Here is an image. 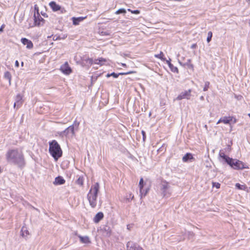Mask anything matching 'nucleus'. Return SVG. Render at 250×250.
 <instances>
[{
    "label": "nucleus",
    "mask_w": 250,
    "mask_h": 250,
    "mask_svg": "<svg viewBox=\"0 0 250 250\" xmlns=\"http://www.w3.org/2000/svg\"><path fill=\"white\" fill-rule=\"evenodd\" d=\"M6 158L8 163L22 167L25 165L23 153L21 150L17 149H10L6 154Z\"/></svg>",
    "instance_id": "nucleus-1"
},
{
    "label": "nucleus",
    "mask_w": 250,
    "mask_h": 250,
    "mask_svg": "<svg viewBox=\"0 0 250 250\" xmlns=\"http://www.w3.org/2000/svg\"><path fill=\"white\" fill-rule=\"evenodd\" d=\"M219 156L220 158L234 169L240 170L248 168L243 162L232 159L225 155L223 150L220 151Z\"/></svg>",
    "instance_id": "nucleus-2"
},
{
    "label": "nucleus",
    "mask_w": 250,
    "mask_h": 250,
    "mask_svg": "<svg viewBox=\"0 0 250 250\" xmlns=\"http://www.w3.org/2000/svg\"><path fill=\"white\" fill-rule=\"evenodd\" d=\"M99 184L97 182L91 186L87 195L89 205L92 208H95L97 206L98 193L99 191Z\"/></svg>",
    "instance_id": "nucleus-3"
},
{
    "label": "nucleus",
    "mask_w": 250,
    "mask_h": 250,
    "mask_svg": "<svg viewBox=\"0 0 250 250\" xmlns=\"http://www.w3.org/2000/svg\"><path fill=\"white\" fill-rule=\"evenodd\" d=\"M49 152L55 161L62 155V151L58 143L55 140L49 142Z\"/></svg>",
    "instance_id": "nucleus-4"
},
{
    "label": "nucleus",
    "mask_w": 250,
    "mask_h": 250,
    "mask_svg": "<svg viewBox=\"0 0 250 250\" xmlns=\"http://www.w3.org/2000/svg\"><path fill=\"white\" fill-rule=\"evenodd\" d=\"M158 188L163 197H168L171 195L169 183L165 180H161Z\"/></svg>",
    "instance_id": "nucleus-5"
},
{
    "label": "nucleus",
    "mask_w": 250,
    "mask_h": 250,
    "mask_svg": "<svg viewBox=\"0 0 250 250\" xmlns=\"http://www.w3.org/2000/svg\"><path fill=\"white\" fill-rule=\"evenodd\" d=\"M80 122L75 120L72 125L69 126L62 132V134L67 136L73 137L75 135V130H78Z\"/></svg>",
    "instance_id": "nucleus-6"
},
{
    "label": "nucleus",
    "mask_w": 250,
    "mask_h": 250,
    "mask_svg": "<svg viewBox=\"0 0 250 250\" xmlns=\"http://www.w3.org/2000/svg\"><path fill=\"white\" fill-rule=\"evenodd\" d=\"M49 5L54 12L59 11L60 13L61 14H63L66 12V11L64 8L62 7L60 5L57 4L55 1H51L49 3Z\"/></svg>",
    "instance_id": "nucleus-7"
},
{
    "label": "nucleus",
    "mask_w": 250,
    "mask_h": 250,
    "mask_svg": "<svg viewBox=\"0 0 250 250\" xmlns=\"http://www.w3.org/2000/svg\"><path fill=\"white\" fill-rule=\"evenodd\" d=\"M34 26H42L45 23V20L41 17L40 14L37 15L36 13L34 15Z\"/></svg>",
    "instance_id": "nucleus-8"
},
{
    "label": "nucleus",
    "mask_w": 250,
    "mask_h": 250,
    "mask_svg": "<svg viewBox=\"0 0 250 250\" xmlns=\"http://www.w3.org/2000/svg\"><path fill=\"white\" fill-rule=\"evenodd\" d=\"M191 89L185 90L182 92L176 98L177 100H181L182 99L189 100L191 97Z\"/></svg>",
    "instance_id": "nucleus-9"
},
{
    "label": "nucleus",
    "mask_w": 250,
    "mask_h": 250,
    "mask_svg": "<svg viewBox=\"0 0 250 250\" xmlns=\"http://www.w3.org/2000/svg\"><path fill=\"white\" fill-rule=\"evenodd\" d=\"M88 61L91 64H96L101 66L104 65L106 62V60L103 58H99L95 60L89 59Z\"/></svg>",
    "instance_id": "nucleus-10"
},
{
    "label": "nucleus",
    "mask_w": 250,
    "mask_h": 250,
    "mask_svg": "<svg viewBox=\"0 0 250 250\" xmlns=\"http://www.w3.org/2000/svg\"><path fill=\"white\" fill-rule=\"evenodd\" d=\"M61 70L64 73L67 75L70 74L72 72L71 69L68 65L67 62H65L63 65L61 66Z\"/></svg>",
    "instance_id": "nucleus-11"
},
{
    "label": "nucleus",
    "mask_w": 250,
    "mask_h": 250,
    "mask_svg": "<svg viewBox=\"0 0 250 250\" xmlns=\"http://www.w3.org/2000/svg\"><path fill=\"white\" fill-rule=\"evenodd\" d=\"M22 104V97L19 94L17 95L15 98V102L14 104V107L15 108H19Z\"/></svg>",
    "instance_id": "nucleus-12"
},
{
    "label": "nucleus",
    "mask_w": 250,
    "mask_h": 250,
    "mask_svg": "<svg viewBox=\"0 0 250 250\" xmlns=\"http://www.w3.org/2000/svg\"><path fill=\"white\" fill-rule=\"evenodd\" d=\"M21 42L24 45H26V48L28 49H31L33 47L32 42L26 38H21Z\"/></svg>",
    "instance_id": "nucleus-13"
},
{
    "label": "nucleus",
    "mask_w": 250,
    "mask_h": 250,
    "mask_svg": "<svg viewBox=\"0 0 250 250\" xmlns=\"http://www.w3.org/2000/svg\"><path fill=\"white\" fill-rule=\"evenodd\" d=\"M232 120V118L231 117H224L223 118H220L217 123V124H219L221 123H223L225 124H228Z\"/></svg>",
    "instance_id": "nucleus-14"
},
{
    "label": "nucleus",
    "mask_w": 250,
    "mask_h": 250,
    "mask_svg": "<svg viewBox=\"0 0 250 250\" xmlns=\"http://www.w3.org/2000/svg\"><path fill=\"white\" fill-rule=\"evenodd\" d=\"M86 17H72L71 20L73 22V24L74 25H79V23L83 21Z\"/></svg>",
    "instance_id": "nucleus-15"
},
{
    "label": "nucleus",
    "mask_w": 250,
    "mask_h": 250,
    "mask_svg": "<svg viewBox=\"0 0 250 250\" xmlns=\"http://www.w3.org/2000/svg\"><path fill=\"white\" fill-rule=\"evenodd\" d=\"M104 218V214L102 212L97 213L93 218V221L95 223H99Z\"/></svg>",
    "instance_id": "nucleus-16"
},
{
    "label": "nucleus",
    "mask_w": 250,
    "mask_h": 250,
    "mask_svg": "<svg viewBox=\"0 0 250 250\" xmlns=\"http://www.w3.org/2000/svg\"><path fill=\"white\" fill-rule=\"evenodd\" d=\"M127 250H144L141 247L136 246L131 242H128L127 244Z\"/></svg>",
    "instance_id": "nucleus-17"
},
{
    "label": "nucleus",
    "mask_w": 250,
    "mask_h": 250,
    "mask_svg": "<svg viewBox=\"0 0 250 250\" xmlns=\"http://www.w3.org/2000/svg\"><path fill=\"white\" fill-rule=\"evenodd\" d=\"M64 179L61 176H58L56 177L53 182L54 185H62L65 183Z\"/></svg>",
    "instance_id": "nucleus-18"
},
{
    "label": "nucleus",
    "mask_w": 250,
    "mask_h": 250,
    "mask_svg": "<svg viewBox=\"0 0 250 250\" xmlns=\"http://www.w3.org/2000/svg\"><path fill=\"white\" fill-rule=\"evenodd\" d=\"M78 237L80 238V241L82 243L84 244H88L90 243V241L89 240V238L88 236H82L81 235H78Z\"/></svg>",
    "instance_id": "nucleus-19"
},
{
    "label": "nucleus",
    "mask_w": 250,
    "mask_h": 250,
    "mask_svg": "<svg viewBox=\"0 0 250 250\" xmlns=\"http://www.w3.org/2000/svg\"><path fill=\"white\" fill-rule=\"evenodd\" d=\"M21 235L22 237L26 238L29 234V231L27 229V228L23 226L21 228Z\"/></svg>",
    "instance_id": "nucleus-20"
},
{
    "label": "nucleus",
    "mask_w": 250,
    "mask_h": 250,
    "mask_svg": "<svg viewBox=\"0 0 250 250\" xmlns=\"http://www.w3.org/2000/svg\"><path fill=\"white\" fill-rule=\"evenodd\" d=\"M193 159L192 155L190 153H187L186 154H185L182 160L184 162H187L188 160H191Z\"/></svg>",
    "instance_id": "nucleus-21"
},
{
    "label": "nucleus",
    "mask_w": 250,
    "mask_h": 250,
    "mask_svg": "<svg viewBox=\"0 0 250 250\" xmlns=\"http://www.w3.org/2000/svg\"><path fill=\"white\" fill-rule=\"evenodd\" d=\"M130 73V72L127 73H120L119 74L115 73L114 72L111 73V74H107L106 75V77L108 78L110 76H113L115 78H118L119 75H126Z\"/></svg>",
    "instance_id": "nucleus-22"
},
{
    "label": "nucleus",
    "mask_w": 250,
    "mask_h": 250,
    "mask_svg": "<svg viewBox=\"0 0 250 250\" xmlns=\"http://www.w3.org/2000/svg\"><path fill=\"white\" fill-rule=\"evenodd\" d=\"M144 181L143 179L141 178L139 182V187H140V193L141 194V196L143 195V188Z\"/></svg>",
    "instance_id": "nucleus-23"
},
{
    "label": "nucleus",
    "mask_w": 250,
    "mask_h": 250,
    "mask_svg": "<svg viewBox=\"0 0 250 250\" xmlns=\"http://www.w3.org/2000/svg\"><path fill=\"white\" fill-rule=\"evenodd\" d=\"M76 183L80 186H83V177L82 176L79 177L76 181Z\"/></svg>",
    "instance_id": "nucleus-24"
},
{
    "label": "nucleus",
    "mask_w": 250,
    "mask_h": 250,
    "mask_svg": "<svg viewBox=\"0 0 250 250\" xmlns=\"http://www.w3.org/2000/svg\"><path fill=\"white\" fill-rule=\"evenodd\" d=\"M154 56L155 57L159 58L162 60H165V59L164 58V55L162 52H161L160 54L155 55Z\"/></svg>",
    "instance_id": "nucleus-25"
},
{
    "label": "nucleus",
    "mask_w": 250,
    "mask_h": 250,
    "mask_svg": "<svg viewBox=\"0 0 250 250\" xmlns=\"http://www.w3.org/2000/svg\"><path fill=\"white\" fill-rule=\"evenodd\" d=\"M235 187L237 189H241V190H245L246 188V186L245 185H242L239 183H236L235 184Z\"/></svg>",
    "instance_id": "nucleus-26"
},
{
    "label": "nucleus",
    "mask_w": 250,
    "mask_h": 250,
    "mask_svg": "<svg viewBox=\"0 0 250 250\" xmlns=\"http://www.w3.org/2000/svg\"><path fill=\"white\" fill-rule=\"evenodd\" d=\"M190 62H191L190 59H188L187 60V62L185 63L183 65H184V66H186V65L188 66L189 68H193V65L192 64H191Z\"/></svg>",
    "instance_id": "nucleus-27"
},
{
    "label": "nucleus",
    "mask_w": 250,
    "mask_h": 250,
    "mask_svg": "<svg viewBox=\"0 0 250 250\" xmlns=\"http://www.w3.org/2000/svg\"><path fill=\"white\" fill-rule=\"evenodd\" d=\"M212 37V33L211 31H209L208 33V37L207 41L208 42H209L211 40Z\"/></svg>",
    "instance_id": "nucleus-28"
},
{
    "label": "nucleus",
    "mask_w": 250,
    "mask_h": 250,
    "mask_svg": "<svg viewBox=\"0 0 250 250\" xmlns=\"http://www.w3.org/2000/svg\"><path fill=\"white\" fill-rule=\"evenodd\" d=\"M126 13V10L125 9L121 8L116 11V14H125Z\"/></svg>",
    "instance_id": "nucleus-29"
},
{
    "label": "nucleus",
    "mask_w": 250,
    "mask_h": 250,
    "mask_svg": "<svg viewBox=\"0 0 250 250\" xmlns=\"http://www.w3.org/2000/svg\"><path fill=\"white\" fill-rule=\"evenodd\" d=\"M210 83L208 81H207L205 83V85L203 88V90L204 91H206L208 90L209 86Z\"/></svg>",
    "instance_id": "nucleus-30"
},
{
    "label": "nucleus",
    "mask_w": 250,
    "mask_h": 250,
    "mask_svg": "<svg viewBox=\"0 0 250 250\" xmlns=\"http://www.w3.org/2000/svg\"><path fill=\"white\" fill-rule=\"evenodd\" d=\"M4 77L6 79H8L9 81V82H10L11 79V76L10 73L9 72L6 71V72H5Z\"/></svg>",
    "instance_id": "nucleus-31"
},
{
    "label": "nucleus",
    "mask_w": 250,
    "mask_h": 250,
    "mask_svg": "<svg viewBox=\"0 0 250 250\" xmlns=\"http://www.w3.org/2000/svg\"><path fill=\"white\" fill-rule=\"evenodd\" d=\"M134 198V195L131 193H129L128 195H126V200L129 202L130 200H132Z\"/></svg>",
    "instance_id": "nucleus-32"
},
{
    "label": "nucleus",
    "mask_w": 250,
    "mask_h": 250,
    "mask_svg": "<svg viewBox=\"0 0 250 250\" xmlns=\"http://www.w3.org/2000/svg\"><path fill=\"white\" fill-rule=\"evenodd\" d=\"M169 68H170L171 70L173 72H178V68L174 66L173 65L172 66L169 67Z\"/></svg>",
    "instance_id": "nucleus-33"
},
{
    "label": "nucleus",
    "mask_w": 250,
    "mask_h": 250,
    "mask_svg": "<svg viewBox=\"0 0 250 250\" xmlns=\"http://www.w3.org/2000/svg\"><path fill=\"white\" fill-rule=\"evenodd\" d=\"M128 11H130L131 13L135 14H139L140 13V11L138 10H131L130 9H128Z\"/></svg>",
    "instance_id": "nucleus-34"
},
{
    "label": "nucleus",
    "mask_w": 250,
    "mask_h": 250,
    "mask_svg": "<svg viewBox=\"0 0 250 250\" xmlns=\"http://www.w3.org/2000/svg\"><path fill=\"white\" fill-rule=\"evenodd\" d=\"M212 186L217 188H219L220 187V184L219 183L213 182Z\"/></svg>",
    "instance_id": "nucleus-35"
},
{
    "label": "nucleus",
    "mask_w": 250,
    "mask_h": 250,
    "mask_svg": "<svg viewBox=\"0 0 250 250\" xmlns=\"http://www.w3.org/2000/svg\"><path fill=\"white\" fill-rule=\"evenodd\" d=\"M34 8H35V10L36 11V15H39V8L38 7V6L37 5H35L34 6Z\"/></svg>",
    "instance_id": "nucleus-36"
},
{
    "label": "nucleus",
    "mask_w": 250,
    "mask_h": 250,
    "mask_svg": "<svg viewBox=\"0 0 250 250\" xmlns=\"http://www.w3.org/2000/svg\"><path fill=\"white\" fill-rule=\"evenodd\" d=\"M142 134L143 135V140L145 141V139H146V133H145V131H144V130H142Z\"/></svg>",
    "instance_id": "nucleus-37"
},
{
    "label": "nucleus",
    "mask_w": 250,
    "mask_h": 250,
    "mask_svg": "<svg viewBox=\"0 0 250 250\" xmlns=\"http://www.w3.org/2000/svg\"><path fill=\"white\" fill-rule=\"evenodd\" d=\"M147 190H146L145 191L143 189V195L142 196H141V195H140V196H141V198H142L143 197V196H145L147 193Z\"/></svg>",
    "instance_id": "nucleus-38"
},
{
    "label": "nucleus",
    "mask_w": 250,
    "mask_h": 250,
    "mask_svg": "<svg viewBox=\"0 0 250 250\" xmlns=\"http://www.w3.org/2000/svg\"><path fill=\"white\" fill-rule=\"evenodd\" d=\"M5 27L4 24H2L1 27H0V32L3 31V29Z\"/></svg>",
    "instance_id": "nucleus-39"
},
{
    "label": "nucleus",
    "mask_w": 250,
    "mask_h": 250,
    "mask_svg": "<svg viewBox=\"0 0 250 250\" xmlns=\"http://www.w3.org/2000/svg\"><path fill=\"white\" fill-rule=\"evenodd\" d=\"M167 63L169 67H171L172 66V64L171 63L170 61H167Z\"/></svg>",
    "instance_id": "nucleus-40"
},
{
    "label": "nucleus",
    "mask_w": 250,
    "mask_h": 250,
    "mask_svg": "<svg viewBox=\"0 0 250 250\" xmlns=\"http://www.w3.org/2000/svg\"><path fill=\"white\" fill-rule=\"evenodd\" d=\"M15 66L18 67L19 66V63L18 61H16L15 62Z\"/></svg>",
    "instance_id": "nucleus-41"
},
{
    "label": "nucleus",
    "mask_w": 250,
    "mask_h": 250,
    "mask_svg": "<svg viewBox=\"0 0 250 250\" xmlns=\"http://www.w3.org/2000/svg\"><path fill=\"white\" fill-rule=\"evenodd\" d=\"M41 14L44 17H47V15L45 13L41 12Z\"/></svg>",
    "instance_id": "nucleus-42"
},
{
    "label": "nucleus",
    "mask_w": 250,
    "mask_h": 250,
    "mask_svg": "<svg viewBox=\"0 0 250 250\" xmlns=\"http://www.w3.org/2000/svg\"><path fill=\"white\" fill-rule=\"evenodd\" d=\"M196 46H197L196 44H195H195H192V45L191 46V48H195L196 47Z\"/></svg>",
    "instance_id": "nucleus-43"
},
{
    "label": "nucleus",
    "mask_w": 250,
    "mask_h": 250,
    "mask_svg": "<svg viewBox=\"0 0 250 250\" xmlns=\"http://www.w3.org/2000/svg\"><path fill=\"white\" fill-rule=\"evenodd\" d=\"M21 66H23V62H21Z\"/></svg>",
    "instance_id": "nucleus-44"
},
{
    "label": "nucleus",
    "mask_w": 250,
    "mask_h": 250,
    "mask_svg": "<svg viewBox=\"0 0 250 250\" xmlns=\"http://www.w3.org/2000/svg\"><path fill=\"white\" fill-rule=\"evenodd\" d=\"M204 99L203 96H201V99Z\"/></svg>",
    "instance_id": "nucleus-45"
},
{
    "label": "nucleus",
    "mask_w": 250,
    "mask_h": 250,
    "mask_svg": "<svg viewBox=\"0 0 250 250\" xmlns=\"http://www.w3.org/2000/svg\"><path fill=\"white\" fill-rule=\"evenodd\" d=\"M248 1L249 2V3L250 4V0H248Z\"/></svg>",
    "instance_id": "nucleus-46"
},
{
    "label": "nucleus",
    "mask_w": 250,
    "mask_h": 250,
    "mask_svg": "<svg viewBox=\"0 0 250 250\" xmlns=\"http://www.w3.org/2000/svg\"><path fill=\"white\" fill-rule=\"evenodd\" d=\"M122 65H123V66H125V64L123 63V64H122Z\"/></svg>",
    "instance_id": "nucleus-47"
},
{
    "label": "nucleus",
    "mask_w": 250,
    "mask_h": 250,
    "mask_svg": "<svg viewBox=\"0 0 250 250\" xmlns=\"http://www.w3.org/2000/svg\"><path fill=\"white\" fill-rule=\"evenodd\" d=\"M248 115H249V117H250V113H249V114H248Z\"/></svg>",
    "instance_id": "nucleus-48"
}]
</instances>
